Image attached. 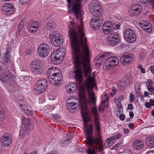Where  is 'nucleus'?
<instances>
[{
    "label": "nucleus",
    "mask_w": 154,
    "mask_h": 154,
    "mask_svg": "<svg viewBox=\"0 0 154 154\" xmlns=\"http://www.w3.org/2000/svg\"><path fill=\"white\" fill-rule=\"evenodd\" d=\"M72 54L74 58L75 69V78L78 82L81 83L83 79V73L87 78L84 85L87 90L90 100H96L92 89L96 86L94 77L91 76V72L89 61V50L86 39H70Z\"/></svg>",
    "instance_id": "f257e3e1"
},
{
    "label": "nucleus",
    "mask_w": 154,
    "mask_h": 154,
    "mask_svg": "<svg viewBox=\"0 0 154 154\" xmlns=\"http://www.w3.org/2000/svg\"><path fill=\"white\" fill-rule=\"evenodd\" d=\"M86 0H67L69 8H71V12L76 17V25L71 22L68 25V33L70 38H87L83 31V23L81 17L83 12L80 4Z\"/></svg>",
    "instance_id": "f03ea898"
},
{
    "label": "nucleus",
    "mask_w": 154,
    "mask_h": 154,
    "mask_svg": "<svg viewBox=\"0 0 154 154\" xmlns=\"http://www.w3.org/2000/svg\"><path fill=\"white\" fill-rule=\"evenodd\" d=\"M91 112L94 119V125L95 126L99 135L97 137H90L93 134V126L92 125H90L89 130L87 131V134L86 136V138L87 140V144L90 146V147H88L87 152L88 154H97L96 152L102 151L103 148V145L99 134L100 120L99 118L98 111L95 107L91 109Z\"/></svg>",
    "instance_id": "7ed1b4c3"
},
{
    "label": "nucleus",
    "mask_w": 154,
    "mask_h": 154,
    "mask_svg": "<svg viewBox=\"0 0 154 154\" xmlns=\"http://www.w3.org/2000/svg\"><path fill=\"white\" fill-rule=\"evenodd\" d=\"M80 97L81 101V112L82 119L85 124H86L89 121L90 119L88 114L89 110L88 108V104L89 103L84 94L80 95Z\"/></svg>",
    "instance_id": "20e7f679"
},
{
    "label": "nucleus",
    "mask_w": 154,
    "mask_h": 154,
    "mask_svg": "<svg viewBox=\"0 0 154 154\" xmlns=\"http://www.w3.org/2000/svg\"><path fill=\"white\" fill-rule=\"evenodd\" d=\"M65 53L66 48L63 46L54 51L52 53L51 57L52 63L55 64L60 63Z\"/></svg>",
    "instance_id": "39448f33"
},
{
    "label": "nucleus",
    "mask_w": 154,
    "mask_h": 154,
    "mask_svg": "<svg viewBox=\"0 0 154 154\" xmlns=\"http://www.w3.org/2000/svg\"><path fill=\"white\" fill-rule=\"evenodd\" d=\"M89 10L94 16L96 17L100 16L103 13L101 6L96 0L91 2L89 5Z\"/></svg>",
    "instance_id": "423d86ee"
},
{
    "label": "nucleus",
    "mask_w": 154,
    "mask_h": 154,
    "mask_svg": "<svg viewBox=\"0 0 154 154\" xmlns=\"http://www.w3.org/2000/svg\"><path fill=\"white\" fill-rule=\"evenodd\" d=\"M50 51V46L47 44H41L38 47L37 52L38 55L42 58L46 57Z\"/></svg>",
    "instance_id": "0eeeda50"
},
{
    "label": "nucleus",
    "mask_w": 154,
    "mask_h": 154,
    "mask_svg": "<svg viewBox=\"0 0 154 154\" xmlns=\"http://www.w3.org/2000/svg\"><path fill=\"white\" fill-rule=\"evenodd\" d=\"M119 60L116 57L113 56L109 57L105 61L104 66L106 70H108L111 68H114L117 66L119 63Z\"/></svg>",
    "instance_id": "6e6552de"
},
{
    "label": "nucleus",
    "mask_w": 154,
    "mask_h": 154,
    "mask_svg": "<svg viewBox=\"0 0 154 154\" xmlns=\"http://www.w3.org/2000/svg\"><path fill=\"white\" fill-rule=\"evenodd\" d=\"M31 66L35 74L40 75L42 73L43 66L41 61L39 60H33L31 64Z\"/></svg>",
    "instance_id": "1a4fd4ad"
},
{
    "label": "nucleus",
    "mask_w": 154,
    "mask_h": 154,
    "mask_svg": "<svg viewBox=\"0 0 154 154\" xmlns=\"http://www.w3.org/2000/svg\"><path fill=\"white\" fill-rule=\"evenodd\" d=\"M15 75L10 71L3 73L0 76V79L3 82H13L15 79Z\"/></svg>",
    "instance_id": "9d476101"
},
{
    "label": "nucleus",
    "mask_w": 154,
    "mask_h": 154,
    "mask_svg": "<svg viewBox=\"0 0 154 154\" xmlns=\"http://www.w3.org/2000/svg\"><path fill=\"white\" fill-rule=\"evenodd\" d=\"M20 106L22 111L26 115L31 116L33 113L29 105L26 102L20 100Z\"/></svg>",
    "instance_id": "9b49d317"
},
{
    "label": "nucleus",
    "mask_w": 154,
    "mask_h": 154,
    "mask_svg": "<svg viewBox=\"0 0 154 154\" xmlns=\"http://www.w3.org/2000/svg\"><path fill=\"white\" fill-rule=\"evenodd\" d=\"M2 12L8 16H10L14 12V6L12 4L7 3L4 4L1 8Z\"/></svg>",
    "instance_id": "f8f14e48"
},
{
    "label": "nucleus",
    "mask_w": 154,
    "mask_h": 154,
    "mask_svg": "<svg viewBox=\"0 0 154 154\" xmlns=\"http://www.w3.org/2000/svg\"><path fill=\"white\" fill-rule=\"evenodd\" d=\"M142 10V8L140 4L135 3L130 8L129 13L131 16H134L139 14Z\"/></svg>",
    "instance_id": "ddd939ff"
},
{
    "label": "nucleus",
    "mask_w": 154,
    "mask_h": 154,
    "mask_svg": "<svg viewBox=\"0 0 154 154\" xmlns=\"http://www.w3.org/2000/svg\"><path fill=\"white\" fill-rule=\"evenodd\" d=\"M49 80L51 83L54 85H60L62 82L63 77L61 72H59L54 75L52 76V77L50 78Z\"/></svg>",
    "instance_id": "4468645a"
},
{
    "label": "nucleus",
    "mask_w": 154,
    "mask_h": 154,
    "mask_svg": "<svg viewBox=\"0 0 154 154\" xmlns=\"http://www.w3.org/2000/svg\"><path fill=\"white\" fill-rule=\"evenodd\" d=\"M97 17L92 18L90 22L91 28L94 30L100 28L101 26L100 24L102 22L101 18Z\"/></svg>",
    "instance_id": "2eb2a0df"
},
{
    "label": "nucleus",
    "mask_w": 154,
    "mask_h": 154,
    "mask_svg": "<svg viewBox=\"0 0 154 154\" xmlns=\"http://www.w3.org/2000/svg\"><path fill=\"white\" fill-rule=\"evenodd\" d=\"M133 59L134 57L132 54L128 53H125L121 57L120 60L122 63L126 64L132 63Z\"/></svg>",
    "instance_id": "dca6fc26"
},
{
    "label": "nucleus",
    "mask_w": 154,
    "mask_h": 154,
    "mask_svg": "<svg viewBox=\"0 0 154 154\" xmlns=\"http://www.w3.org/2000/svg\"><path fill=\"white\" fill-rule=\"evenodd\" d=\"M124 98L125 97L123 95H120L117 99L116 98H113V101L117 107V111L119 113L123 111L122 106L121 102L123 100Z\"/></svg>",
    "instance_id": "f3484780"
},
{
    "label": "nucleus",
    "mask_w": 154,
    "mask_h": 154,
    "mask_svg": "<svg viewBox=\"0 0 154 154\" xmlns=\"http://www.w3.org/2000/svg\"><path fill=\"white\" fill-rule=\"evenodd\" d=\"M113 25L111 21H106L103 26V32L105 34H109L113 31Z\"/></svg>",
    "instance_id": "a211bd4d"
},
{
    "label": "nucleus",
    "mask_w": 154,
    "mask_h": 154,
    "mask_svg": "<svg viewBox=\"0 0 154 154\" xmlns=\"http://www.w3.org/2000/svg\"><path fill=\"white\" fill-rule=\"evenodd\" d=\"M109 96L108 94H105L103 96L102 102L99 108V111L103 112L108 106Z\"/></svg>",
    "instance_id": "6ab92c4d"
},
{
    "label": "nucleus",
    "mask_w": 154,
    "mask_h": 154,
    "mask_svg": "<svg viewBox=\"0 0 154 154\" xmlns=\"http://www.w3.org/2000/svg\"><path fill=\"white\" fill-rule=\"evenodd\" d=\"M28 31L32 33H34L37 30L38 27V23L36 21L31 22L27 25Z\"/></svg>",
    "instance_id": "aec40b11"
},
{
    "label": "nucleus",
    "mask_w": 154,
    "mask_h": 154,
    "mask_svg": "<svg viewBox=\"0 0 154 154\" xmlns=\"http://www.w3.org/2000/svg\"><path fill=\"white\" fill-rule=\"evenodd\" d=\"M124 36L125 38H136L137 37L135 32L130 28H127L125 30Z\"/></svg>",
    "instance_id": "412c9836"
},
{
    "label": "nucleus",
    "mask_w": 154,
    "mask_h": 154,
    "mask_svg": "<svg viewBox=\"0 0 154 154\" xmlns=\"http://www.w3.org/2000/svg\"><path fill=\"white\" fill-rule=\"evenodd\" d=\"M1 144L3 146H7L11 143V138L7 134H5L1 138Z\"/></svg>",
    "instance_id": "4be33fe9"
},
{
    "label": "nucleus",
    "mask_w": 154,
    "mask_h": 154,
    "mask_svg": "<svg viewBox=\"0 0 154 154\" xmlns=\"http://www.w3.org/2000/svg\"><path fill=\"white\" fill-rule=\"evenodd\" d=\"M60 70L56 67H51L49 69L47 72V78L49 79L52 76L54 75L59 72Z\"/></svg>",
    "instance_id": "5701e85b"
},
{
    "label": "nucleus",
    "mask_w": 154,
    "mask_h": 154,
    "mask_svg": "<svg viewBox=\"0 0 154 154\" xmlns=\"http://www.w3.org/2000/svg\"><path fill=\"white\" fill-rule=\"evenodd\" d=\"M77 87L74 83L71 82L68 83L66 86V89L68 92L72 93L77 90Z\"/></svg>",
    "instance_id": "b1692460"
},
{
    "label": "nucleus",
    "mask_w": 154,
    "mask_h": 154,
    "mask_svg": "<svg viewBox=\"0 0 154 154\" xmlns=\"http://www.w3.org/2000/svg\"><path fill=\"white\" fill-rule=\"evenodd\" d=\"M132 146L135 149L139 150L142 149L144 147L143 143L139 140H135L132 144Z\"/></svg>",
    "instance_id": "393cba45"
},
{
    "label": "nucleus",
    "mask_w": 154,
    "mask_h": 154,
    "mask_svg": "<svg viewBox=\"0 0 154 154\" xmlns=\"http://www.w3.org/2000/svg\"><path fill=\"white\" fill-rule=\"evenodd\" d=\"M118 85L119 87L121 86V88H124L128 86L130 83V81L128 78H125L119 82Z\"/></svg>",
    "instance_id": "a878e982"
},
{
    "label": "nucleus",
    "mask_w": 154,
    "mask_h": 154,
    "mask_svg": "<svg viewBox=\"0 0 154 154\" xmlns=\"http://www.w3.org/2000/svg\"><path fill=\"white\" fill-rule=\"evenodd\" d=\"M11 54H6L5 57V62L7 63L10 67L13 68L14 62L13 60L11 59Z\"/></svg>",
    "instance_id": "bb28decb"
},
{
    "label": "nucleus",
    "mask_w": 154,
    "mask_h": 154,
    "mask_svg": "<svg viewBox=\"0 0 154 154\" xmlns=\"http://www.w3.org/2000/svg\"><path fill=\"white\" fill-rule=\"evenodd\" d=\"M51 44L55 47L60 46L63 42V39H50Z\"/></svg>",
    "instance_id": "cd10ccee"
},
{
    "label": "nucleus",
    "mask_w": 154,
    "mask_h": 154,
    "mask_svg": "<svg viewBox=\"0 0 154 154\" xmlns=\"http://www.w3.org/2000/svg\"><path fill=\"white\" fill-rule=\"evenodd\" d=\"M114 139L112 137L107 138L105 140L104 146L106 147H109L112 146L115 143Z\"/></svg>",
    "instance_id": "c85d7f7f"
},
{
    "label": "nucleus",
    "mask_w": 154,
    "mask_h": 154,
    "mask_svg": "<svg viewBox=\"0 0 154 154\" xmlns=\"http://www.w3.org/2000/svg\"><path fill=\"white\" fill-rule=\"evenodd\" d=\"M38 85H40L42 87L46 89L48 85V81L45 79H41L37 82Z\"/></svg>",
    "instance_id": "c756f323"
},
{
    "label": "nucleus",
    "mask_w": 154,
    "mask_h": 154,
    "mask_svg": "<svg viewBox=\"0 0 154 154\" xmlns=\"http://www.w3.org/2000/svg\"><path fill=\"white\" fill-rule=\"evenodd\" d=\"M153 82L150 79H148L147 80L146 83V87L147 89L150 92L149 94H152L153 93V89L152 88Z\"/></svg>",
    "instance_id": "7c9ffc66"
},
{
    "label": "nucleus",
    "mask_w": 154,
    "mask_h": 154,
    "mask_svg": "<svg viewBox=\"0 0 154 154\" xmlns=\"http://www.w3.org/2000/svg\"><path fill=\"white\" fill-rule=\"evenodd\" d=\"M146 143L147 146L151 148L154 147V137H151L146 139Z\"/></svg>",
    "instance_id": "2f4dec72"
},
{
    "label": "nucleus",
    "mask_w": 154,
    "mask_h": 154,
    "mask_svg": "<svg viewBox=\"0 0 154 154\" xmlns=\"http://www.w3.org/2000/svg\"><path fill=\"white\" fill-rule=\"evenodd\" d=\"M45 89L42 87L40 85H38L36 82L34 88V92L35 93L38 94L44 91Z\"/></svg>",
    "instance_id": "473e14b6"
},
{
    "label": "nucleus",
    "mask_w": 154,
    "mask_h": 154,
    "mask_svg": "<svg viewBox=\"0 0 154 154\" xmlns=\"http://www.w3.org/2000/svg\"><path fill=\"white\" fill-rule=\"evenodd\" d=\"M138 2L146 5L151 3L152 7L154 9V0H136Z\"/></svg>",
    "instance_id": "72a5a7b5"
},
{
    "label": "nucleus",
    "mask_w": 154,
    "mask_h": 154,
    "mask_svg": "<svg viewBox=\"0 0 154 154\" xmlns=\"http://www.w3.org/2000/svg\"><path fill=\"white\" fill-rule=\"evenodd\" d=\"M49 37V38H62V36L57 32H54L50 34Z\"/></svg>",
    "instance_id": "f704fd0d"
},
{
    "label": "nucleus",
    "mask_w": 154,
    "mask_h": 154,
    "mask_svg": "<svg viewBox=\"0 0 154 154\" xmlns=\"http://www.w3.org/2000/svg\"><path fill=\"white\" fill-rule=\"evenodd\" d=\"M108 44L110 45H114L120 42V39H107Z\"/></svg>",
    "instance_id": "c9c22d12"
},
{
    "label": "nucleus",
    "mask_w": 154,
    "mask_h": 154,
    "mask_svg": "<svg viewBox=\"0 0 154 154\" xmlns=\"http://www.w3.org/2000/svg\"><path fill=\"white\" fill-rule=\"evenodd\" d=\"M142 29L147 32H149L152 30V25L151 23L148 24L145 26H142Z\"/></svg>",
    "instance_id": "e433bc0d"
},
{
    "label": "nucleus",
    "mask_w": 154,
    "mask_h": 154,
    "mask_svg": "<svg viewBox=\"0 0 154 154\" xmlns=\"http://www.w3.org/2000/svg\"><path fill=\"white\" fill-rule=\"evenodd\" d=\"M109 54V53L108 52L104 53L103 55L98 57L97 58V60L98 61L100 60V61H103L105 59V58L106 57L108 56Z\"/></svg>",
    "instance_id": "4c0bfd02"
},
{
    "label": "nucleus",
    "mask_w": 154,
    "mask_h": 154,
    "mask_svg": "<svg viewBox=\"0 0 154 154\" xmlns=\"http://www.w3.org/2000/svg\"><path fill=\"white\" fill-rule=\"evenodd\" d=\"M4 111L3 109H0V123H2L5 119Z\"/></svg>",
    "instance_id": "58836bf2"
},
{
    "label": "nucleus",
    "mask_w": 154,
    "mask_h": 154,
    "mask_svg": "<svg viewBox=\"0 0 154 154\" xmlns=\"http://www.w3.org/2000/svg\"><path fill=\"white\" fill-rule=\"evenodd\" d=\"M120 36L118 33H113L109 35V38H119Z\"/></svg>",
    "instance_id": "ea45409f"
},
{
    "label": "nucleus",
    "mask_w": 154,
    "mask_h": 154,
    "mask_svg": "<svg viewBox=\"0 0 154 154\" xmlns=\"http://www.w3.org/2000/svg\"><path fill=\"white\" fill-rule=\"evenodd\" d=\"M47 26L49 28V29L53 28L54 26V22L51 20H50L47 24Z\"/></svg>",
    "instance_id": "a19ab883"
},
{
    "label": "nucleus",
    "mask_w": 154,
    "mask_h": 154,
    "mask_svg": "<svg viewBox=\"0 0 154 154\" xmlns=\"http://www.w3.org/2000/svg\"><path fill=\"white\" fill-rule=\"evenodd\" d=\"M26 134V129L25 128H21L20 130V137L21 138H23Z\"/></svg>",
    "instance_id": "79ce46f5"
},
{
    "label": "nucleus",
    "mask_w": 154,
    "mask_h": 154,
    "mask_svg": "<svg viewBox=\"0 0 154 154\" xmlns=\"http://www.w3.org/2000/svg\"><path fill=\"white\" fill-rule=\"evenodd\" d=\"M73 135L72 133L71 132H69L66 133V134L65 139L68 141L69 140L72 139L73 138Z\"/></svg>",
    "instance_id": "37998d69"
},
{
    "label": "nucleus",
    "mask_w": 154,
    "mask_h": 154,
    "mask_svg": "<svg viewBox=\"0 0 154 154\" xmlns=\"http://www.w3.org/2000/svg\"><path fill=\"white\" fill-rule=\"evenodd\" d=\"M122 136L121 134L119 133H116L114 134V135L112 137V138L114 139V140H117L121 137Z\"/></svg>",
    "instance_id": "c03bdc74"
},
{
    "label": "nucleus",
    "mask_w": 154,
    "mask_h": 154,
    "mask_svg": "<svg viewBox=\"0 0 154 154\" xmlns=\"http://www.w3.org/2000/svg\"><path fill=\"white\" fill-rule=\"evenodd\" d=\"M23 29L24 27L23 25L22 24H19L18 26V32H16V35L17 36L19 35H20V32H21Z\"/></svg>",
    "instance_id": "a18cd8bd"
},
{
    "label": "nucleus",
    "mask_w": 154,
    "mask_h": 154,
    "mask_svg": "<svg viewBox=\"0 0 154 154\" xmlns=\"http://www.w3.org/2000/svg\"><path fill=\"white\" fill-rule=\"evenodd\" d=\"M69 143L68 141L66 140V139L61 141L60 143V146L62 147H65Z\"/></svg>",
    "instance_id": "49530a36"
},
{
    "label": "nucleus",
    "mask_w": 154,
    "mask_h": 154,
    "mask_svg": "<svg viewBox=\"0 0 154 154\" xmlns=\"http://www.w3.org/2000/svg\"><path fill=\"white\" fill-rule=\"evenodd\" d=\"M134 87L135 91H138L140 88V84L139 82H136L134 83Z\"/></svg>",
    "instance_id": "de8ad7c7"
},
{
    "label": "nucleus",
    "mask_w": 154,
    "mask_h": 154,
    "mask_svg": "<svg viewBox=\"0 0 154 154\" xmlns=\"http://www.w3.org/2000/svg\"><path fill=\"white\" fill-rule=\"evenodd\" d=\"M68 107H69V109H73L74 110L76 109V108L75 106V105L76 104V103H73L72 102L69 103H68Z\"/></svg>",
    "instance_id": "09e8293b"
},
{
    "label": "nucleus",
    "mask_w": 154,
    "mask_h": 154,
    "mask_svg": "<svg viewBox=\"0 0 154 154\" xmlns=\"http://www.w3.org/2000/svg\"><path fill=\"white\" fill-rule=\"evenodd\" d=\"M22 121L23 124L25 125H27L29 124V120L25 117H23L22 119Z\"/></svg>",
    "instance_id": "8fccbe9b"
},
{
    "label": "nucleus",
    "mask_w": 154,
    "mask_h": 154,
    "mask_svg": "<svg viewBox=\"0 0 154 154\" xmlns=\"http://www.w3.org/2000/svg\"><path fill=\"white\" fill-rule=\"evenodd\" d=\"M149 23H149L147 21L142 20L140 23V26L142 28V26H145L147 24Z\"/></svg>",
    "instance_id": "3c124183"
},
{
    "label": "nucleus",
    "mask_w": 154,
    "mask_h": 154,
    "mask_svg": "<svg viewBox=\"0 0 154 154\" xmlns=\"http://www.w3.org/2000/svg\"><path fill=\"white\" fill-rule=\"evenodd\" d=\"M97 57H97L96 58V60H97V62L95 63V65L96 66V67L98 68L100 67V66H101V63H102L101 62L102 61H100V60H99L98 61L97 59Z\"/></svg>",
    "instance_id": "603ef678"
},
{
    "label": "nucleus",
    "mask_w": 154,
    "mask_h": 154,
    "mask_svg": "<svg viewBox=\"0 0 154 154\" xmlns=\"http://www.w3.org/2000/svg\"><path fill=\"white\" fill-rule=\"evenodd\" d=\"M19 1L20 4L24 5H26L28 4L29 1V0H19Z\"/></svg>",
    "instance_id": "864d4df0"
},
{
    "label": "nucleus",
    "mask_w": 154,
    "mask_h": 154,
    "mask_svg": "<svg viewBox=\"0 0 154 154\" xmlns=\"http://www.w3.org/2000/svg\"><path fill=\"white\" fill-rule=\"evenodd\" d=\"M6 54H10L11 52V48L10 46H8L6 48Z\"/></svg>",
    "instance_id": "5fc2aeb1"
},
{
    "label": "nucleus",
    "mask_w": 154,
    "mask_h": 154,
    "mask_svg": "<svg viewBox=\"0 0 154 154\" xmlns=\"http://www.w3.org/2000/svg\"><path fill=\"white\" fill-rule=\"evenodd\" d=\"M138 68L140 70L141 72L142 73H145V69L142 67L141 65H140L138 66Z\"/></svg>",
    "instance_id": "6e6d98bb"
},
{
    "label": "nucleus",
    "mask_w": 154,
    "mask_h": 154,
    "mask_svg": "<svg viewBox=\"0 0 154 154\" xmlns=\"http://www.w3.org/2000/svg\"><path fill=\"white\" fill-rule=\"evenodd\" d=\"M120 154H131V152L128 150H126L121 153Z\"/></svg>",
    "instance_id": "4d7b16f0"
},
{
    "label": "nucleus",
    "mask_w": 154,
    "mask_h": 154,
    "mask_svg": "<svg viewBox=\"0 0 154 154\" xmlns=\"http://www.w3.org/2000/svg\"><path fill=\"white\" fill-rule=\"evenodd\" d=\"M134 109L133 105L131 104H129L128 105L127 109L131 110H132Z\"/></svg>",
    "instance_id": "13d9d810"
},
{
    "label": "nucleus",
    "mask_w": 154,
    "mask_h": 154,
    "mask_svg": "<svg viewBox=\"0 0 154 154\" xmlns=\"http://www.w3.org/2000/svg\"><path fill=\"white\" fill-rule=\"evenodd\" d=\"M116 92V89H112V91L110 93L111 96L113 97L115 95Z\"/></svg>",
    "instance_id": "bf43d9fd"
},
{
    "label": "nucleus",
    "mask_w": 154,
    "mask_h": 154,
    "mask_svg": "<svg viewBox=\"0 0 154 154\" xmlns=\"http://www.w3.org/2000/svg\"><path fill=\"white\" fill-rule=\"evenodd\" d=\"M145 105L146 107L147 108H150L151 106V103L149 102H146L145 103Z\"/></svg>",
    "instance_id": "052dcab7"
},
{
    "label": "nucleus",
    "mask_w": 154,
    "mask_h": 154,
    "mask_svg": "<svg viewBox=\"0 0 154 154\" xmlns=\"http://www.w3.org/2000/svg\"><path fill=\"white\" fill-rule=\"evenodd\" d=\"M130 102L131 103H132L133 102L134 100V96L133 95H131L130 94Z\"/></svg>",
    "instance_id": "680f3d73"
},
{
    "label": "nucleus",
    "mask_w": 154,
    "mask_h": 154,
    "mask_svg": "<svg viewBox=\"0 0 154 154\" xmlns=\"http://www.w3.org/2000/svg\"><path fill=\"white\" fill-rule=\"evenodd\" d=\"M116 146L118 147H121L123 146V143L122 142H119L116 144Z\"/></svg>",
    "instance_id": "e2e57ef3"
},
{
    "label": "nucleus",
    "mask_w": 154,
    "mask_h": 154,
    "mask_svg": "<svg viewBox=\"0 0 154 154\" xmlns=\"http://www.w3.org/2000/svg\"><path fill=\"white\" fill-rule=\"evenodd\" d=\"M119 117L121 120L123 121L125 120V115L122 114L120 115L119 116Z\"/></svg>",
    "instance_id": "0e129e2a"
},
{
    "label": "nucleus",
    "mask_w": 154,
    "mask_h": 154,
    "mask_svg": "<svg viewBox=\"0 0 154 154\" xmlns=\"http://www.w3.org/2000/svg\"><path fill=\"white\" fill-rule=\"evenodd\" d=\"M126 40V41L130 43H132L133 42H134L135 40L136 39H125Z\"/></svg>",
    "instance_id": "69168bd1"
},
{
    "label": "nucleus",
    "mask_w": 154,
    "mask_h": 154,
    "mask_svg": "<svg viewBox=\"0 0 154 154\" xmlns=\"http://www.w3.org/2000/svg\"><path fill=\"white\" fill-rule=\"evenodd\" d=\"M149 102L151 103V105L152 106H154V100L152 99L149 100Z\"/></svg>",
    "instance_id": "338daca9"
},
{
    "label": "nucleus",
    "mask_w": 154,
    "mask_h": 154,
    "mask_svg": "<svg viewBox=\"0 0 154 154\" xmlns=\"http://www.w3.org/2000/svg\"><path fill=\"white\" fill-rule=\"evenodd\" d=\"M146 154H154V150H151L147 152Z\"/></svg>",
    "instance_id": "774afa93"
}]
</instances>
